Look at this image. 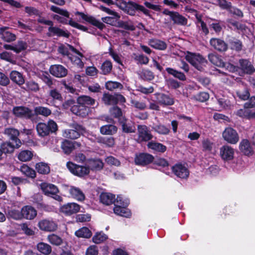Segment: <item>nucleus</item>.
<instances>
[{"mask_svg":"<svg viewBox=\"0 0 255 255\" xmlns=\"http://www.w3.org/2000/svg\"><path fill=\"white\" fill-rule=\"evenodd\" d=\"M120 8L127 14L132 16L135 14L136 11H141L146 15L149 14V10L143 6L132 1L126 2L123 0Z\"/></svg>","mask_w":255,"mask_h":255,"instance_id":"nucleus-1","label":"nucleus"},{"mask_svg":"<svg viewBox=\"0 0 255 255\" xmlns=\"http://www.w3.org/2000/svg\"><path fill=\"white\" fill-rule=\"evenodd\" d=\"M38 134L41 136H45L50 133H55L58 130L57 124L53 120H49L47 124L39 123L36 126Z\"/></svg>","mask_w":255,"mask_h":255,"instance_id":"nucleus-2","label":"nucleus"},{"mask_svg":"<svg viewBox=\"0 0 255 255\" xmlns=\"http://www.w3.org/2000/svg\"><path fill=\"white\" fill-rule=\"evenodd\" d=\"M185 59L199 71H202L204 69V66L207 63V60L200 54L188 52L185 56Z\"/></svg>","mask_w":255,"mask_h":255,"instance_id":"nucleus-3","label":"nucleus"},{"mask_svg":"<svg viewBox=\"0 0 255 255\" xmlns=\"http://www.w3.org/2000/svg\"><path fill=\"white\" fill-rule=\"evenodd\" d=\"M40 188L45 195L52 197L59 202L62 201V197L57 194L59 189L56 185L51 183L43 182L41 183Z\"/></svg>","mask_w":255,"mask_h":255,"instance_id":"nucleus-4","label":"nucleus"},{"mask_svg":"<svg viewBox=\"0 0 255 255\" xmlns=\"http://www.w3.org/2000/svg\"><path fill=\"white\" fill-rule=\"evenodd\" d=\"M116 203L117 204H115L114 208L115 214L126 218H129L131 216L130 210L127 208L128 204V202H124L122 197L118 196L116 199Z\"/></svg>","mask_w":255,"mask_h":255,"instance_id":"nucleus-5","label":"nucleus"},{"mask_svg":"<svg viewBox=\"0 0 255 255\" xmlns=\"http://www.w3.org/2000/svg\"><path fill=\"white\" fill-rule=\"evenodd\" d=\"M66 165L72 173L79 177H83L90 173L89 168L88 167V166L77 165L71 161L67 162Z\"/></svg>","mask_w":255,"mask_h":255,"instance_id":"nucleus-6","label":"nucleus"},{"mask_svg":"<svg viewBox=\"0 0 255 255\" xmlns=\"http://www.w3.org/2000/svg\"><path fill=\"white\" fill-rule=\"evenodd\" d=\"M208 59L213 64L220 67H225L229 69L230 71H234L237 70V67L230 63H224L222 59V57L215 53H210L208 55Z\"/></svg>","mask_w":255,"mask_h":255,"instance_id":"nucleus-7","label":"nucleus"},{"mask_svg":"<svg viewBox=\"0 0 255 255\" xmlns=\"http://www.w3.org/2000/svg\"><path fill=\"white\" fill-rule=\"evenodd\" d=\"M154 156L146 152L136 153L134 157V162L137 165L145 166L153 162Z\"/></svg>","mask_w":255,"mask_h":255,"instance_id":"nucleus-8","label":"nucleus"},{"mask_svg":"<svg viewBox=\"0 0 255 255\" xmlns=\"http://www.w3.org/2000/svg\"><path fill=\"white\" fill-rule=\"evenodd\" d=\"M12 113L17 118L26 119H31L34 116L32 111L24 106L14 107L12 109Z\"/></svg>","mask_w":255,"mask_h":255,"instance_id":"nucleus-9","label":"nucleus"},{"mask_svg":"<svg viewBox=\"0 0 255 255\" xmlns=\"http://www.w3.org/2000/svg\"><path fill=\"white\" fill-rule=\"evenodd\" d=\"M4 134L6 135L8 138L16 143H24L25 141L21 139L22 136H26L24 134H20L19 131L14 128H6L4 129Z\"/></svg>","mask_w":255,"mask_h":255,"instance_id":"nucleus-10","label":"nucleus"},{"mask_svg":"<svg viewBox=\"0 0 255 255\" xmlns=\"http://www.w3.org/2000/svg\"><path fill=\"white\" fill-rule=\"evenodd\" d=\"M39 229L45 232H54L57 229V224L52 219H43L37 225Z\"/></svg>","mask_w":255,"mask_h":255,"instance_id":"nucleus-11","label":"nucleus"},{"mask_svg":"<svg viewBox=\"0 0 255 255\" xmlns=\"http://www.w3.org/2000/svg\"><path fill=\"white\" fill-rule=\"evenodd\" d=\"M162 13L164 14L169 15L170 19L174 24L181 25H186L187 24V19L178 12L171 11L165 9L162 11Z\"/></svg>","mask_w":255,"mask_h":255,"instance_id":"nucleus-12","label":"nucleus"},{"mask_svg":"<svg viewBox=\"0 0 255 255\" xmlns=\"http://www.w3.org/2000/svg\"><path fill=\"white\" fill-rule=\"evenodd\" d=\"M171 170L174 174L180 178L186 179L189 175L188 169L181 163L175 164L171 167Z\"/></svg>","mask_w":255,"mask_h":255,"instance_id":"nucleus-13","label":"nucleus"},{"mask_svg":"<svg viewBox=\"0 0 255 255\" xmlns=\"http://www.w3.org/2000/svg\"><path fill=\"white\" fill-rule=\"evenodd\" d=\"M225 140L229 143H236L239 140L237 132L232 128H227L222 133Z\"/></svg>","mask_w":255,"mask_h":255,"instance_id":"nucleus-14","label":"nucleus"},{"mask_svg":"<svg viewBox=\"0 0 255 255\" xmlns=\"http://www.w3.org/2000/svg\"><path fill=\"white\" fill-rule=\"evenodd\" d=\"M22 219L32 220L37 215V211L34 207L31 205H25L21 209Z\"/></svg>","mask_w":255,"mask_h":255,"instance_id":"nucleus-15","label":"nucleus"},{"mask_svg":"<svg viewBox=\"0 0 255 255\" xmlns=\"http://www.w3.org/2000/svg\"><path fill=\"white\" fill-rule=\"evenodd\" d=\"M138 134V141L140 142H147L152 140L153 136L150 133L148 128L144 125H138L137 127Z\"/></svg>","mask_w":255,"mask_h":255,"instance_id":"nucleus-16","label":"nucleus"},{"mask_svg":"<svg viewBox=\"0 0 255 255\" xmlns=\"http://www.w3.org/2000/svg\"><path fill=\"white\" fill-rule=\"evenodd\" d=\"M80 206L75 203H68L60 208V211L66 216H71L80 211Z\"/></svg>","mask_w":255,"mask_h":255,"instance_id":"nucleus-17","label":"nucleus"},{"mask_svg":"<svg viewBox=\"0 0 255 255\" xmlns=\"http://www.w3.org/2000/svg\"><path fill=\"white\" fill-rule=\"evenodd\" d=\"M76 15H79L83 20L91 23V24L97 27L100 29H103L105 25L100 21L97 20L94 17L85 14L83 12L76 11L75 13Z\"/></svg>","mask_w":255,"mask_h":255,"instance_id":"nucleus-18","label":"nucleus"},{"mask_svg":"<svg viewBox=\"0 0 255 255\" xmlns=\"http://www.w3.org/2000/svg\"><path fill=\"white\" fill-rule=\"evenodd\" d=\"M220 155L221 158L226 161L233 159L234 157V150L231 146L226 144L220 149Z\"/></svg>","mask_w":255,"mask_h":255,"instance_id":"nucleus-19","label":"nucleus"},{"mask_svg":"<svg viewBox=\"0 0 255 255\" xmlns=\"http://www.w3.org/2000/svg\"><path fill=\"white\" fill-rule=\"evenodd\" d=\"M48 36H57L58 37H63L68 38L71 33L67 30H63L56 26H49L48 27Z\"/></svg>","mask_w":255,"mask_h":255,"instance_id":"nucleus-20","label":"nucleus"},{"mask_svg":"<svg viewBox=\"0 0 255 255\" xmlns=\"http://www.w3.org/2000/svg\"><path fill=\"white\" fill-rule=\"evenodd\" d=\"M239 68L244 73L251 75L255 72V68L249 60L241 59L239 61Z\"/></svg>","mask_w":255,"mask_h":255,"instance_id":"nucleus-21","label":"nucleus"},{"mask_svg":"<svg viewBox=\"0 0 255 255\" xmlns=\"http://www.w3.org/2000/svg\"><path fill=\"white\" fill-rule=\"evenodd\" d=\"M49 72L52 75L58 78L64 77L68 73L67 69L61 65H51Z\"/></svg>","mask_w":255,"mask_h":255,"instance_id":"nucleus-22","label":"nucleus"},{"mask_svg":"<svg viewBox=\"0 0 255 255\" xmlns=\"http://www.w3.org/2000/svg\"><path fill=\"white\" fill-rule=\"evenodd\" d=\"M210 44L215 50L219 52H225L228 48V44L223 40L219 38H211Z\"/></svg>","mask_w":255,"mask_h":255,"instance_id":"nucleus-23","label":"nucleus"},{"mask_svg":"<svg viewBox=\"0 0 255 255\" xmlns=\"http://www.w3.org/2000/svg\"><path fill=\"white\" fill-rule=\"evenodd\" d=\"M86 164L89 168V170L100 171L104 167V163L102 160L99 158H90L86 161Z\"/></svg>","mask_w":255,"mask_h":255,"instance_id":"nucleus-24","label":"nucleus"},{"mask_svg":"<svg viewBox=\"0 0 255 255\" xmlns=\"http://www.w3.org/2000/svg\"><path fill=\"white\" fill-rule=\"evenodd\" d=\"M71 111L74 114L84 118L88 115L90 108L87 106L78 104L72 106Z\"/></svg>","mask_w":255,"mask_h":255,"instance_id":"nucleus-25","label":"nucleus"},{"mask_svg":"<svg viewBox=\"0 0 255 255\" xmlns=\"http://www.w3.org/2000/svg\"><path fill=\"white\" fill-rule=\"evenodd\" d=\"M156 99L158 103L164 106H171L174 104V100L173 98L163 93H157L156 94Z\"/></svg>","mask_w":255,"mask_h":255,"instance_id":"nucleus-26","label":"nucleus"},{"mask_svg":"<svg viewBox=\"0 0 255 255\" xmlns=\"http://www.w3.org/2000/svg\"><path fill=\"white\" fill-rule=\"evenodd\" d=\"M8 27H3L0 28V37L4 41L10 42L15 40L16 35L8 31Z\"/></svg>","mask_w":255,"mask_h":255,"instance_id":"nucleus-27","label":"nucleus"},{"mask_svg":"<svg viewBox=\"0 0 255 255\" xmlns=\"http://www.w3.org/2000/svg\"><path fill=\"white\" fill-rule=\"evenodd\" d=\"M77 102L78 104H81L88 107L89 106H94L95 105L96 106L98 105V103L96 102L94 99L86 95H82L78 97Z\"/></svg>","mask_w":255,"mask_h":255,"instance_id":"nucleus-28","label":"nucleus"},{"mask_svg":"<svg viewBox=\"0 0 255 255\" xmlns=\"http://www.w3.org/2000/svg\"><path fill=\"white\" fill-rule=\"evenodd\" d=\"M100 202L104 205H110L116 202L115 195L111 193L102 192L100 196Z\"/></svg>","mask_w":255,"mask_h":255,"instance_id":"nucleus-29","label":"nucleus"},{"mask_svg":"<svg viewBox=\"0 0 255 255\" xmlns=\"http://www.w3.org/2000/svg\"><path fill=\"white\" fill-rule=\"evenodd\" d=\"M236 94L238 97L244 101L247 100L250 97L249 89L244 85H240L237 90Z\"/></svg>","mask_w":255,"mask_h":255,"instance_id":"nucleus-30","label":"nucleus"},{"mask_svg":"<svg viewBox=\"0 0 255 255\" xmlns=\"http://www.w3.org/2000/svg\"><path fill=\"white\" fill-rule=\"evenodd\" d=\"M69 192L73 198L78 201H83L85 198V196L83 192L78 187L71 186L69 190Z\"/></svg>","mask_w":255,"mask_h":255,"instance_id":"nucleus-31","label":"nucleus"},{"mask_svg":"<svg viewBox=\"0 0 255 255\" xmlns=\"http://www.w3.org/2000/svg\"><path fill=\"white\" fill-rule=\"evenodd\" d=\"M9 77L13 82L19 86H21L24 83V79L23 75L17 71H12L10 73Z\"/></svg>","mask_w":255,"mask_h":255,"instance_id":"nucleus-32","label":"nucleus"},{"mask_svg":"<svg viewBox=\"0 0 255 255\" xmlns=\"http://www.w3.org/2000/svg\"><path fill=\"white\" fill-rule=\"evenodd\" d=\"M0 160L2 158V154L4 153H11L13 152L14 148H19L21 144H0Z\"/></svg>","mask_w":255,"mask_h":255,"instance_id":"nucleus-33","label":"nucleus"},{"mask_svg":"<svg viewBox=\"0 0 255 255\" xmlns=\"http://www.w3.org/2000/svg\"><path fill=\"white\" fill-rule=\"evenodd\" d=\"M35 169L37 172L41 174H48L50 171V168L48 163L40 162L35 165Z\"/></svg>","mask_w":255,"mask_h":255,"instance_id":"nucleus-34","label":"nucleus"},{"mask_svg":"<svg viewBox=\"0 0 255 255\" xmlns=\"http://www.w3.org/2000/svg\"><path fill=\"white\" fill-rule=\"evenodd\" d=\"M148 44L151 47L161 50H165L167 48V44L165 42L157 39H150Z\"/></svg>","mask_w":255,"mask_h":255,"instance_id":"nucleus-35","label":"nucleus"},{"mask_svg":"<svg viewBox=\"0 0 255 255\" xmlns=\"http://www.w3.org/2000/svg\"><path fill=\"white\" fill-rule=\"evenodd\" d=\"M6 215L8 219H12L14 220H22L21 210L19 211L14 208L8 209Z\"/></svg>","mask_w":255,"mask_h":255,"instance_id":"nucleus-36","label":"nucleus"},{"mask_svg":"<svg viewBox=\"0 0 255 255\" xmlns=\"http://www.w3.org/2000/svg\"><path fill=\"white\" fill-rule=\"evenodd\" d=\"M37 250L41 254L45 255H48L52 252L51 247L48 244L44 242H40L36 245Z\"/></svg>","mask_w":255,"mask_h":255,"instance_id":"nucleus-37","label":"nucleus"},{"mask_svg":"<svg viewBox=\"0 0 255 255\" xmlns=\"http://www.w3.org/2000/svg\"><path fill=\"white\" fill-rule=\"evenodd\" d=\"M75 235L78 238L89 239L92 236V233L88 228L83 227L76 231Z\"/></svg>","mask_w":255,"mask_h":255,"instance_id":"nucleus-38","label":"nucleus"},{"mask_svg":"<svg viewBox=\"0 0 255 255\" xmlns=\"http://www.w3.org/2000/svg\"><path fill=\"white\" fill-rule=\"evenodd\" d=\"M253 146L255 144H240L239 148L244 155L250 156L254 153Z\"/></svg>","mask_w":255,"mask_h":255,"instance_id":"nucleus-39","label":"nucleus"},{"mask_svg":"<svg viewBox=\"0 0 255 255\" xmlns=\"http://www.w3.org/2000/svg\"><path fill=\"white\" fill-rule=\"evenodd\" d=\"M20 170L27 177L33 179L36 177L35 171L27 165L23 164L22 165Z\"/></svg>","mask_w":255,"mask_h":255,"instance_id":"nucleus-40","label":"nucleus"},{"mask_svg":"<svg viewBox=\"0 0 255 255\" xmlns=\"http://www.w3.org/2000/svg\"><path fill=\"white\" fill-rule=\"evenodd\" d=\"M126 121L125 119H123L120 121L123 131L126 133L134 132L136 130L135 126L130 124H127Z\"/></svg>","mask_w":255,"mask_h":255,"instance_id":"nucleus-41","label":"nucleus"},{"mask_svg":"<svg viewBox=\"0 0 255 255\" xmlns=\"http://www.w3.org/2000/svg\"><path fill=\"white\" fill-rule=\"evenodd\" d=\"M117 131V127L113 125L103 126L100 128V131L103 134H113Z\"/></svg>","mask_w":255,"mask_h":255,"instance_id":"nucleus-42","label":"nucleus"},{"mask_svg":"<svg viewBox=\"0 0 255 255\" xmlns=\"http://www.w3.org/2000/svg\"><path fill=\"white\" fill-rule=\"evenodd\" d=\"M34 113L36 115H41L46 117L50 116L52 114L50 109L42 106L35 107L34 108Z\"/></svg>","mask_w":255,"mask_h":255,"instance_id":"nucleus-43","label":"nucleus"},{"mask_svg":"<svg viewBox=\"0 0 255 255\" xmlns=\"http://www.w3.org/2000/svg\"><path fill=\"white\" fill-rule=\"evenodd\" d=\"M229 44L231 45L232 49L237 51H240L242 50L243 44L241 40L233 38L229 40Z\"/></svg>","mask_w":255,"mask_h":255,"instance_id":"nucleus-44","label":"nucleus"},{"mask_svg":"<svg viewBox=\"0 0 255 255\" xmlns=\"http://www.w3.org/2000/svg\"><path fill=\"white\" fill-rule=\"evenodd\" d=\"M102 100L107 105H117L115 94L110 95L109 94L105 93L103 95Z\"/></svg>","mask_w":255,"mask_h":255,"instance_id":"nucleus-45","label":"nucleus"},{"mask_svg":"<svg viewBox=\"0 0 255 255\" xmlns=\"http://www.w3.org/2000/svg\"><path fill=\"white\" fill-rule=\"evenodd\" d=\"M116 26L123 28L125 29L134 31L135 29V26L132 24L131 21H124L120 20L117 22Z\"/></svg>","mask_w":255,"mask_h":255,"instance_id":"nucleus-46","label":"nucleus"},{"mask_svg":"<svg viewBox=\"0 0 255 255\" xmlns=\"http://www.w3.org/2000/svg\"><path fill=\"white\" fill-rule=\"evenodd\" d=\"M63 135L65 138L75 139L79 137L80 134L79 132L75 130L66 129L64 130Z\"/></svg>","mask_w":255,"mask_h":255,"instance_id":"nucleus-47","label":"nucleus"},{"mask_svg":"<svg viewBox=\"0 0 255 255\" xmlns=\"http://www.w3.org/2000/svg\"><path fill=\"white\" fill-rule=\"evenodd\" d=\"M33 156V153L27 150L21 151L18 154V159L22 161L30 160Z\"/></svg>","mask_w":255,"mask_h":255,"instance_id":"nucleus-48","label":"nucleus"},{"mask_svg":"<svg viewBox=\"0 0 255 255\" xmlns=\"http://www.w3.org/2000/svg\"><path fill=\"white\" fill-rule=\"evenodd\" d=\"M49 96L53 101H62L63 98L60 92L56 89H52L49 90L48 92Z\"/></svg>","mask_w":255,"mask_h":255,"instance_id":"nucleus-49","label":"nucleus"},{"mask_svg":"<svg viewBox=\"0 0 255 255\" xmlns=\"http://www.w3.org/2000/svg\"><path fill=\"white\" fill-rule=\"evenodd\" d=\"M47 239L48 241L53 245L60 246L63 243L61 238L54 234L49 235Z\"/></svg>","mask_w":255,"mask_h":255,"instance_id":"nucleus-50","label":"nucleus"},{"mask_svg":"<svg viewBox=\"0 0 255 255\" xmlns=\"http://www.w3.org/2000/svg\"><path fill=\"white\" fill-rule=\"evenodd\" d=\"M108 239V236L103 232L97 233L92 238L93 242L97 244H100L105 241Z\"/></svg>","mask_w":255,"mask_h":255,"instance_id":"nucleus-51","label":"nucleus"},{"mask_svg":"<svg viewBox=\"0 0 255 255\" xmlns=\"http://www.w3.org/2000/svg\"><path fill=\"white\" fill-rule=\"evenodd\" d=\"M166 71L169 74L173 75L174 77L180 80L184 81L186 80L185 75L182 72L176 71L171 68H167Z\"/></svg>","mask_w":255,"mask_h":255,"instance_id":"nucleus-52","label":"nucleus"},{"mask_svg":"<svg viewBox=\"0 0 255 255\" xmlns=\"http://www.w3.org/2000/svg\"><path fill=\"white\" fill-rule=\"evenodd\" d=\"M148 148L153 150V153H163L166 150V147L164 144H147Z\"/></svg>","mask_w":255,"mask_h":255,"instance_id":"nucleus-53","label":"nucleus"},{"mask_svg":"<svg viewBox=\"0 0 255 255\" xmlns=\"http://www.w3.org/2000/svg\"><path fill=\"white\" fill-rule=\"evenodd\" d=\"M112 64L111 61L107 60L104 62L101 67L102 73L104 75L109 74L112 70Z\"/></svg>","mask_w":255,"mask_h":255,"instance_id":"nucleus-54","label":"nucleus"},{"mask_svg":"<svg viewBox=\"0 0 255 255\" xmlns=\"http://www.w3.org/2000/svg\"><path fill=\"white\" fill-rule=\"evenodd\" d=\"M106 88L110 91H113L116 89H122L123 86L118 82L108 81L106 83Z\"/></svg>","mask_w":255,"mask_h":255,"instance_id":"nucleus-55","label":"nucleus"},{"mask_svg":"<svg viewBox=\"0 0 255 255\" xmlns=\"http://www.w3.org/2000/svg\"><path fill=\"white\" fill-rule=\"evenodd\" d=\"M31 201L36 207L43 201V196L39 193H35L31 197Z\"/></svg>","mask_w":255,"mask_h":255,"instance_id":"nucleus-56","label":"nucleus"},{"mask_svg":"<svg viewBox=\"0 0 255 255\" xmlns=\"http://www.w3.org/2000/svg\"><path fill=\"white\" fill-rule=\"evenodd\" d=\"M36 207L39 211L41 212H51L53 210V208L52 206L45 204L44 201H42Z\"/></svg>","mask_w":255,"mask_h":255,"instance_id":"nucleus-57","label":"nucleus"},{"mask_svg":"<svg viewBox=\"0 0 255 255\" xmlns=\"http://www.w3.org/2000/svg\"><path fill=\"white\" fill-rule=\"evenodd\" d=\"M21 230L27 236H31L35 234V232L31 228L28 227L27 223H23L20 225Z\"/></svg>","mask_w":255,"mask_h":255,"instance_id":"nucleus-58","label":"nucleus"},{"mask_svg":"<svg viewBox=\"0 0 255 255\" xmlns=\"http://www.w3.org/2000/svg\"><path fill=\"white\" fill-rule=\"evenodd\" d=\"M50 9L51 11L55 13H58L68 18L69 17V13L67 10L62 9L54 5H52Z\"/></svg>","mask_w":255,"mask_h":255,"instance_id":"nucleus-59","label":"nucleus"},{"mask_svg":"<svg viewBox=\"0 0 255 255\" xmlns=\"http://www.w3.org/2000/svg\"><path fill=\"white\" fill-rule=\"evenodd\" d=\"M112 116L115 118H120L122 116V111L120 108L117 106H114L110 110Z\"/></svg>","mask_w":255,"mask_h":255,"instance_id":"nucleus-60","label":"nucleus"},{"mask_svg":"<svg viewBox=\"0 0 255 255\" xmlns=\"http://www.w3.org/2000/svg\"><path fill=\"white\" fill-rule=\"evenodd\" d=\"M152 128L154 131H156L159 134H166L168 133L169 132V129L162 125L155 126Z\"/></svg>","mask_w":255,"mask_h":255,"instance_id":"nucleus-61","label":"nucleus"},{"mask_svg":"<svg viewBox=\"0 0 255 255\" xmlns=\"http://www.w3.org/2000/svg\"><path fill=\"white\" fill-rule=\"evenodd\" d=\"M153 163L156 165L161 166L162 167H165L169 166L168 161L163 158H159L154 159Z\"/></svg>","mask_w":255,"mask_h":255,"instance_id":"nucleus-62","label":"nucleus"},{"mask_svg":"<svg viewBox=\"0 0 255 255\" xmlns=\"http://www.w3.org/2000/svg\"><path fill=\"white\" fill-rule=\"evenodd\" d=\"M15 52L19 53L21 51L24 50L27 48V44L22 41H18L17 44L15 45Z\"/></svg>","mask_w":255,"mask_h":255,"instance_id":"nucleus-63","label":"nucleus"},{"mask_svg":"<svg viewBox=\"0 0 255 255\" xmlns=\"http://www.w3.org/2000/svg\"><path fill=\"white\" fill-rule=\"evenodd\" d=\"M99 253L98 247L96 245L90 246L86 250V255H98Z\"/></svg>","mask_w":255,"mask_h":255,"instance_id":"nucleus-64","label":"nucleus"}]
</instances>
